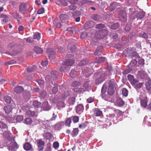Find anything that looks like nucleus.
<instances>
[{"label": "nucleus", "mask_w": 151, "mask_h": 151, "mask_svg": "<svg viewBox=\"0 0 151 151\" xmlns=\"http://www.w3.org/2000/svg\"><path fill=\"white\" fill-rule=\"evenodd\" d=\"M107 73H108L107 75H110V71L109 70L106 71L105 73H99L98 74L97 73H95L94 75L96 77L97 76H98V78L96 81V84H99L102 82L104 81L106 78Z\"/></svg>", "instance_id": "f257e3e1"}, {"label": "nucleus", "mask_w": 151, "mask_h": 151, "mask_svg": "<svg viewBox=\"0 0 151 151\" xmlns=\"http://www.w3.org/2000/svg\"><path fill=\"white\" fill-rule=\"evenodd\" d=\"M30 6L26 3H22L20 4L19 6V10L22 14L27 13L30 7Z\"/></svg>", "instance_id": "f03ea898"}, {"label": "nucleus", "mask_w": 151, "mask_h": 151, "mask_svg": "<svg viewBox=\"0 0 151 151\" xmlns=\"http://www.w3.org/2000/svg\"><path fill=\"white\" fill-rule=\"evenodd\" d=\"M68 58H71L66 59V60L63 61V63L65 64L67 66H70L73 65L74 63V61L73 60V56L71 55H68L67 56Z\"/></svg>", "instance_id": "7ed1b4c3"}, {"label": "nucleus", "mask_w": 151, "mask_h": 151, "mask_svg": "<svg viewBox=\"0 0 151 151\" xmlns=\"http://www.w3.org/2000/svg\"><path fill=\"white\" fill-rule=\"evenodd\" d=\"M27 116H29L36 117L37 116V112L35 111V109L30 108L28 109L26 112Z\"/></svg>", "instance_id": "20e7f679"}, {"label": "nucleus", "mask_w": 151, "mask_h": 151, "mask_svg": "<svg viewBox=\"0 0 151 151\" xmlns=\"http://www.w3.org/2000/svg\"><path fill=\"white\" fill-rule=\"evenodd\" d=\"M108 33V31L106 29H103L98 31L96 32L98 35V37L100 38H103Z\"/></svg>", "instance_id": "39448f33"}, {"label": "nucleus", "mask_w": 151, "mask_h": 151, "mask_svg": "<svg viewBox=\"0 0 151 151\" xmlns=\"http://www.w3.org/2000/svg\"><path fill=\"white\" fill-rule=\"evenodd\" d=\"M37 150L39 151H42L44 150L45 143L41 139H40L37 141Z\"/></svg>", "instance_id": "423d86ee"}, {"label": "nucleus", "mask_w": 151, "mask_h": 151, "mask_svg": "<svg viewBox=\"0 0 151 151\" xmlns=\"http://www.w3.org/2000/svg\"><path fill=\"white\" fill-rule=\"evenodd\" d=\"M95 23L92 21H88L86 22L83 26L84 28L85 29H91L94 26Z\"/></svg>", "instance_id": "0eeeda50"}, {"label": "nucleus", "mask_w": 151, "mask_h": 151, "mask_svg": "<svg viewBox=\"0 0 151 151\" xmlns=\"http://www.w3.org/2000/svg\"><path fill=\"white\" fill-rule=\"evenodd\" d=\"M63 91L61 95V97L63 99H66L70 95V91L64 88H62Z\"/></svg>", "instance_id": "6e6552de"}, {"label": "nucleus", "mask_w": 151, "mask_h": 151, "mask_svg": "<svg viewBox=\"0 0 151 151\" xmlns=\"http://www.w3.org/2000/svg\"><path fill=\"white\" fill-rule=\"evenodd\" d=\"M18 147V145L15 142H13L10 143V144L8 146V149L10 150L17 149Z\"/></svg>", "instance_id": "1a4fd4ad"}, {"label": "nucleus", "mask_w": 151, "mask_h": 151, "mask_svg": "<svg viewBox=\"0 0 151 151\" xmlns=\"http://www.w3.org/2000/svg\"><path fill=\"white\" fill-rule=\"evenodd\" d=\"M60 19L62 23H66L68 22V17L66 14H61L60 16Z\"/></svg>", "instance_id": "9d476101"}, {"label": "nucleus", "mask_w": 151, "mask_h": 151, "mask_svg": "<svg viewBox=\"0 0 151 151\" xmlns=\"http://www.w3.org/2000/svg\"><path fill=\"white\" fill-rule=\"evenodd\" d=\"M76 112L77 113L80 114L82 113L84 110V107L83 104H80L76 106Z\"/></svg>", "instance_id": "9b49d317"}, {"label": "nucleus", "mask_w": 151, "mask_h": 151, "mask_svg": "<svg viewBox=\"0 0 151 151\" xmlns=\"http://www.w3.org/2000/svg\"><path fill=\"white\" fill-rule=\"evenodd\" d=\"M76 46L73 44L70 43L68 45V51L69 53H72L74 51Z\"/></svg>", "instance_id": "f8f14e48"}, {"label": "nucleus", "mask_w": 151, "mask_h": 151, "mask_svg": "<svg viewBox=\"0 0 151 151\" xmlns=\"http://www.w3.org/2000/svg\"><path fill=\"white\" fill-rule=\"evenodd\" d=\"M69 69V67L62 63L59 68V70L61 72H68Z\"/></svg>", "instance_id": "ddd939ff"}, {"label": "nucleus", "mask_w": 151, "mask_h": 151, "mask_svg": "<svg viewBox=\"0 0 151 151\" xmlns=\"http://www.w3.org/2000/svg\"><path fill=\"white\" fill-rule=\"evenodd\" d=\"M41 106L45 111H48L51 109V107L49 105L48 102L47 101H45L43 103Z\"/></svg>", "instance_id": "4468645a"}, {"label": "nucleus", "mask_w": 151, "mask_h": 151, "mask_svg": "<svg viewBox=\"0 0 151 151\" xmlns=\"http://www.w3.org/2000/svg\"><path fill=\"white\" fill-rule=\"evenodd\" d=\"M93 114L96 116H100L102 114V111L98 108H95L93 110Z\"/></svg>", "instance_id": "2eb2a0df"}, {"label": "nucleus", "mask_w": 151, "mask_h": 151, "mask_svg": "<svg viewBox=\"0 0 151 151\" xmlns=\"http://www.w3.org/2000/svg\"><path fill=\"white\" fill-rule=\"evenodd\" d=\"M24 90V88L23 87L19 86H17L14 89V91L17 93H21Z\"/></svg>", "instance_id": "dca6fc26"}, {"label": "nucleus", "mask_w": 151, "mask_h": 151, "mask_svg": "<svg viewBox=\"0 0 151 151\" xmlns=\"http://www.w3.org/2000/svg\"><path fill=\"white\" fill-rule=\"evenodd\" d=\"M32 145L29 142L26 143L24 145V148L26 150L28 151L32 149Z\"/></svg>", "instance_id": "f3484780"}, {"label": "nucleus", "mask_w": 151, "mask_h": 151, "mask_svg": "<svg viewBox=\"0 0 151 151\" xmlns=\"http://www.w3.org/2000/svg\"><path fill=\"white\" fill-rule=\"evenodd\" d=\"M12 108L10 105H7L4 107V109L6 113L8 114L12 111Z\"/></svg>", "instance_id": "a211bd4d"}, {"label": "nucleus", "mask_w": 151, "mask_h": 151, "mask_svg": "<svg viewBox=\"0 0 151 151\" xmlns=\"http://www.w3.org/2000/svg\"><path fill=\"white\" fill-rule=\"evenodd\" d=\"M88 60L86 58L81 60L78 63V64L79 66H84L88 64Z\"/></svg>", "instance_id": "6ab92c4d"}, {"label": "nucleus", "mask_w": 151, "mask_h": 151, "mask_svg": "<svg viewBox=\"0 0 151 151\" xmlns=\"http://www.w3.org/2000/svg\"><path fill=\"white\" fill-rule=\"evenodd\" d=\"M37 67L35 65H33L32 66H29L27 69V71L28 72L30 73L36 70Z\"/></svg>", "instance_id": "aec40b11"}, {"label": "nucleus", "mask_w": 151, "mask_h": 151, "mask_svg": "<svg viewBox=\"0 0 151 151\" xmlns=\"http://www.w3.org/2000/svg\"><path fill=\"white\" fill-rule=\"evenodd\" d=\"M16 47V44L14 42H12L9 44L8 45V49L11 51L12 50H13Z\"/></svg>", "instance_id": "412c9836"}, {"label": "nucleus", "mask_w": 151, "mask_h": 151, "mask_svg": "<svg viewBox=\"0 0 151 151\" xmlns=\"http://www.w3.org/2000/svg\"><path fill=\"white\" fill-rule=\"evenodd\" d=\"M117 3L115 2H113L111 3L110 5V11H113L116 8Z\"/></svg>", "instance_id": "4be33fe9"}, {"label": "nucleus", "mask_w": 151, "mask_h": 151, "mask_svg": "<svg viewBox=\"0 0 151 151\" xmlns=\"http://www.w3.org/2000/svg\"><path fill=\"white\" fill-rule=\"evenodd\" d=\"M74 92L77 93H79L82 92L84 91V89L82 88H76L73 89Z\"/></svg>", "instance_id": "5701e85b"}, {"label": "nucleus", "mask_w": 151, "mask_h": 151, "mask_svg": "<svg viewBox=\"0 0 151 151\" xmlns=\"http://www.w3.org/2000/svg\"><path fill=\"white\" fill-rule=\"evenodd\" d=\"M91 18L92 19L96 21H99L101 18L100 16L97 14H93L91 17Z\"/></svg>", "instance_id": "b1692460"}, {"label": "nucleus", "mask_w": 151, "mask_h": 151, "mask_svg": "<svg viewBox=\"0 0 151 151\" xmlns=\"http://www.w3.org/2000/svg\"><path fill=\"white\" fill-rule=\"evenodd\" d=\"M33 105L34 107L36 108H38L41 106V103L37 101H35L33 102Z\"/></svg>", "instance_id": "393cba45"}, {"label": "nucleus", "mask_w": 151, "mask_h": 151, "mask_svg": "<svg viewBox=\"0 0 151 151\" xmlns=\"http://www.w3.org/2000/svg\"><path fill=\"white\" fill-rule=\"evenodd\" d=\"M107 83L108 84V87L115 88V82L114 80H109L107 81Z\"/></svg>", "instance_id": "a878e982"}, {"label": "nucleus", "mask_w": 151, "mask_h": 151, "mask_svg": "<svg viewBox=\"0 0 151 151\" xmlns=\"http://www.w3.org/2000/svg\"><path fill=\"white\" fill-rule=\"evenodd\" d=\"M139 37L144 38L145 39H147L148 37V35L146 33L141 32L139 33Z\"/></svg>", "instance_id": "bb28decb"}, {"label": "nucleus", "mask_w": 151, "mask_h": 151, "mask_svg": "<svg viewBox=\"0 0 151 151\" xmlns=\"http://www.w3.org/2000/svg\"><path fill=\"white\" fill-rule=\"evenodd\" d=\"M145 13L143 12H142L137 13L136 17L138 19H141L144 18L145 16Z\"/></svg>", "instance_id": "cd10ccee"}, {"label": "nucleus", "mask_w": 151, "mask_h": 151, "mask_svg": "<svg viewBox=\"0 0 151 151\" xmlns=\"http://www.w3.org/2000/svg\"><path fill=\"white\" fill-rule=\"evenodd\" d=\"M34 51L37 54L42 53L43 52L42 49L37 47H34Z\"/></svg>", "instance_id": "c85d7f7f"}, {"label": "nucleus", "mask_w": 151, "mask_h": 151, "mask_svg": "<svg viewBox=\"0 0 151 151\" xmlns=\"http://www.w3.org/2000/svg\"><path fill=\"white\" fill-rule=\"evenodd\" d=\"M119 19L122 22H126L127 21V14L125 12L123 13L122 15L120 17Z\"/></svg>", "instance_id": "c756f323"}, {"label": "nucleus", "mask_w": 151, "mask_h": 151, "mask_svg": "<svg viewBox=\"0 0 151 151\" xmlns=\"http://www.w3.org/2000/svg\"><path fill=\"white\" fill-rule=\"evenodd\" d=\"M124 102L121 98L118 99L117 100L116 104L118 106H122L124 105Z\"/></svg>", "instance_id": "7c9ffc66"}, {"label": "nucleus", "mask_w": 151, "mask_h": 151, "mask_svg": "<svg viewBox=\"0 0 151 151\" xmlns=\"http://www.w3.org/2000/svg\"><path fill=\"white\" fill-rule=\"evenodd\" d=\"M76 101V98L74 97H69L68 99V102L70 105H73Z\"/></svg>", "instance_id": "2f4dec72"}, {"label": "nucleus", "mask_w": 151, "mask_h": 151, "mask_svg": "<svg viewBox=\"0 0 151 151\" xmlns=\"http://www.w3.org/2000/svg\"><path fill=\"white\" fill-rule=\"evenodd\" d=\"M147 101L146 99H141L140 101L141 106L145 108L147 105Z\"/></svg>", "instance_id": "473e14b6"}, {"label": "nucleus", "mask_w": 151, "mask_h": 151, "mask_svg": "<svg viewBox=\"0 0 151 151\" xmlns=\"http://www.w3.org/2000/svg\"><path fill=\"white\" fill-rule=\"evenodd\" d=\"M52 150L51 144L50 143H48L47 144L44 150L42 151H52Z\"/></svg>", "instance_id": "72a5a7b5"}, {"label": "nucleus", "mask_w": 151, "mask_h": 151, "mask_svg": "<svg viewBox=\"0 0 151 151\" xmlns=\"http://www.w3.org/2000/svg\"><path fill=\"white\" fill-rule=\"evenodd\" d=\"M50 74L52 77L56 79L58 76V73L57 71L54 70L50 72Z\"/></svg>", "instance_id": "f704fd0d"}, {"label": "nucleus", "mask_w": 151, "mask_h": 151, "mask_svg": "<svg viewBox=\"0 0 151 151\" xmlns=\"http://www.w3.org/2000/svg\"><path fill=\"white\" fill-rule=\"evenodd\" d=\"M146 87L148 92L150 93H151V81L146 84Z\"/></svg>", "instance_id": "c9c22d12"}, {"label": "nucleus", "mask_w": 151, "mask_h": 151, "mask_svg": "<svg viewBox=\"0 0 151 151\" xmlns=\"http://www.w3.org/2000/svg\"><path fill=\"white\" fill-rule=\"evenodd\" d=\"M114 88L113 87H108L107 92L110 95H112L114 92Z\"/></svg>", "instance_id": "e433bc0d"}, {"label": "nucleus", "mask_w": 151, "mask_h": 151, "mask_svg": "<svg viewBox=\"0 0 151 151\" xmlns=\"http://www.w3.org/2000/svg\"><path fill=\"white\" fill-rule=\"evenodd\" d=\"M79 132V130L77 128L73 129L72 132V136L73 137H76L78 134Z\"/></svg>", "instance_id": "4c0bfd02"}, {"label": "nucleus", "mask_w": 151, "mask_h": 151, "mask_svg": "<svg viewBox=\"0 0 151 151\" xmlns=\"http://www.w3.org/2000/svg\"><path fill=\"white\" fill-rule=\"evenodd\" d=\"M72 122V119L71 117L68 118L65 121V124L66 126L70 127V123Z\"/></svg>", "instance_id": "58836bf2"}, {"label": "nucleus", "mask_w": 151, "mask_h": 151, "mask_svg": "<svg viewBox=\"0 0 151 151\" xmlns=\"http://www.w3.org/2000/svg\"><path fill=\"white\" fill-rule=\"evenodd\" d=\"M23 95L25 98H29L30 96V92L26 91L23 93Z\"/></svg>", "instance_id": "ea45409f"}, {"label": "nucleus", "mask_w": 151, "mask_h": 151, "mask_svg": "<svg viewBox=\"0 0 151 151\" xmlns=\"http://www.w3.org/2000/svg\"><path fill=\"white\" fill-rule=\"evenodd\" d=\"M24 123L30 125L32 122L31 119L30 118H27L24 120Z\"/></svg>", "instance_id": "a19ab883"}, {"label": "nucleus", "mask_w": 151, "mask_h": 151, "mask_svg": "<svg viewBox=\"0 0 151 151\" xmlns=\"http://www.w3.org/2000/svg\"><path fill=\"white\" fill-rule=\"evenodd\" d=\"M4 99L6 102L7 104H9L11 101V98L8 96H5L4 97Z\"/></svg>", "instance_id": "79ce46f5"}, {"label": "nucleus", "mask_w": 151, "mask_h": 151, "mask_svg": "<svg viewBox=\"0 0 151 151\" xmlns=\"http://www.w3.org/2000/svg\"><path fill=\"white\" fill-rule=\"evenodd\" d=\"M33 38L35 39H37V40H39L40 38V34L38 32L35 33L33 36Z\"/></svg>", "instance_id": "37998d69"}, {"label": "nucleus", "mask_w": 151, "mask_h": 151, "mask_svg": "<svg viewBox=\"0 0 151 151\" xmlns=\"http://www.w3.org/2000/svg\"><path fill=\"white\" fill-rule=\"evenodd\" d=\"M67 30L70 33L73 34L75 31V28L74 27H69L67 28Z\"/></svg>", "instance_id": "c03bdc74"}, {"label": "nucleus", "mask_w": 151, "mask_h": 151, "mask_svg": "<svg viewBox=\"0 0 151 151\" xmlns=\"http://www.w3.org/2000/svg\"><path fill=\"white\" fill-rule=\"evenodd\" d=\"M76 72L74 69H72L71 72L70 73V76L72 78L76 77Z\"/></svg>", "instance_id": "a18cd8bd"}, {"label": "nucleus", "mask_w": 151, "mask_h": 151, "mask_svg": "<svg viewBox=\"0 0 151 151\" xmlns=\"http://www.w3.org/2000/svg\"><path fill=\"white\" fill-rule=\"evenodd\" d=\"M122 40L123 42V44H127L129 41L128 38L126 36L123 37L122 38Z\"/></svg>", "instance_id": "49530a36"}, {"label": "nucleus", "mask_w": 151, "mask_h": 151, "mask_svg": "<svg viewBox=\"0 0 151 151\" xmlns=\"http://www.w3.org/2000/svg\"><path fill=\"white\" fill-rule=\"evenodd\" d=\"M132 58L134 57L136 58H140L139 54L136 52H133L131 54Z\"/></svg>", "instance_id": "de8ad7c7"}, {"label": "nucleus", "mask_w": 151, "mask_h": 151, "mask_svg": "<svg viewBox=\"0 0 151 151\" xmlns=\"http://www.w3.org/2000/svg\"><path fill=\"white\" fill-rule=\"evenodd\" d=\"M122 93L124 96L126 97L128 95V91L125 88H123L122 89Z\"/></svg>", "instance_id": "09e8293b"}, {"label": "nucleus", "mask_w": 151, "mask_h": 151, "mask_svg": "<svg viewBox=\"0 0 151 151\" xmlns=\"http://www.w3.org/2000/svg\"><path fill=\"white\" fill-rule=\"evenodd\" d=\"M58 84H57L53 88L52 90L53 93L55 94L58 92Z\"/></svg>", "instance_id": "8fccbe9b"}, {"label": "nucleus", "mask_w": 151, "mask_h": 151, "mask_svg": "<svg viewBox=\"0 0 151 151\" xmlns=\"http://www.w3.org/2000/svg\"><path fill=\"white\" fill-rule=\"evenodd\" d=\"M105 60V58L104 57H99L97 60V62L99 63H102Z\"/></svg>", "instance_id": "3c124183"}, {"label": "nucleus", "mask_w": 151, "mask_h": 151, "mask_svg": "<svg viewBox=\"0 0 151 151\" xmlns=\"http://www.w3.org/2000/svg\"><path fill=\"white\" fill-rule=\"evenodd\" d=\"M47 53L48 54L50 55V54L55 53V52L54 51L52 48H48L46 50Z\"/></svg>", "instance_id": "603ef678"}, {"label": "nucleus", "mask_w": 151, "mask_h": 151, "mask_svg": "<svg viewBox=\"0 0 151 151\" xmlns=\"http://www.w3.org/2000/svg\"><path fill=\"white\" fill-rule=\"evenodd\" d=\"M114 114L117 115H120L122 114V111L119 109H115L114 110Z\"/></svg>", "instance_id": "864d4df0"}, {"label": "nucleus", "mask_w": 151, "mask_h": 151, "mask_svg": "<svg viewBox=\"0 0 151 151\" xmlns=\"http://www.w3.org/2000/svg\"><path fill=\"white\" fill-rule=\"evenodd\" d=\"M105 27V25L102 24H97L96 26V28L97 29H101L104 28Z\"/></svg>", "instance_id": "5fc2aeb1"}, {"label": "nucleus", "mask_w": 151, "mask_h": 151, "mask_svg": "<svg viewBox=\"0 0 151 151\" xmlns=\"http://www.w3.org/2000/svg\"><path fill=\"white\" fill-rule=\"evenodd\" d=\"M45 134L47 139H50L52 137V134L49 132H46L45 133Z\"/></svg>", "instance_id": "6e6d98bb"}, {"label": "nucleus", "mask_w": 151, "mask_h": 151, "mask_svg": "<svg viewBox=\"0 0 151 151\" xmlns=\"http://www.w3.org/2000/svg\"><path fill=\"white\" fill-rule=\"evenodd\" d=\"M38 84L41 86L43 87L44 85V81L41 80H38L37 81Z\"/></svg>", "instance_id": "4d7b16f0"}, {"label": "nucleus", "mask_w": 151, "mask_h": 151, "mask_svg": "<svg viewBox=\"0 0 151 151\" xmlns=\"http://www.w3.org/2000/svg\"><path fill=\"white\" fill-rule=\"evenodd\" d=\"M80 84V83L79 82L74 81L72 83V86L73 87H76L78 86Z\"/></svg>", "instance_id": "13d9d810"}, {"label": "nucleus", "mask_w": 151, "mask_h": 151, "mask_svg": "<svg viewBox=\"0 0 151 151\" xmlns=\"http://www.w3.org/2000/svg\"><path fill=\"white\" fill-rule=\"evenodd\" d=\"M119 26V24L118 23H116L112 25L111 29H116Z\"/></svg>", "instance_id": "bf43d9fd"}, {"label": "nucleus", "mask_w": 151, "mask_h": 151, "mask_svg": "<svg viewBox=\"0 0 151 151\" xmlns=\"http://www.w3.org/2000/svg\"><path fill=\"white\" fill-rule=\"evenodd\" d=\"M7 128V127L6 124L0 121V128Z\"/></svg>", "instance_id": "052dcab7"}, {"label": "nucleus", "mask_w": 151, "mask_h": 151, "mask_svg": "<svg viewBox=\"0 0 151 151\" xmlns=\"http://www.w3.org/2000/svg\"><path fill=\"white\" fill-rule=\"evenodd\" d=\"M87 35V34L86 32H82L80 36V38L81 39H83L86 37Z\"/></svg>", "instance_id": "680f3d73"}, {"label": "nucleus", "mask_w": 151, "mask_h": 151, "mask_svg": "<svg viewBox=\"0 0 151 151\" xmlns=\"http://www.w3.org/2000/svg\"><path fill=\"white\" fill-rule=\"evenodd\" d=\"M23 118L22 116H17L16 118V120L17 122H20L22 121Z\"/></svg>", "instance_id": "e2e57ef3"}, {"label": "nucleus", "mask_w": 151, "mask_h": 151, "mask_svg": "<svg viewBox=\"0 0 151 151\" xmlns=\"http://www.w3.org/2000/svg\"><path fill=\"white\" fill-rule=\"evenodd\" d=\"M59 146V143L57 142H54L53 143V147L55 149H58Z\"/></svg>", "instance_id": "0e129e2a"}, {"label": "nucleus", "mask_w": 151, "mask_h": 151, "mask_svg": "<svg viewBox=\"0 0 151 151\" xmlns=\"http://www.w3.org/2000/svg\"><path fill=\"white\" fill-rule=\"evenodd\" d=\"M106 85H104L102 88L101 92L102 93L104 94L106 92Z\"/></svg>", "instance_id": "69168bd1"}, {"label": "nucleus", "mask_w": 151, "mask_h": 151, "mask_svg": "<svg viewBox=\"0 0 151 151\" xmlns=\"http://www.w3.org/2000/svg\"><path fill=\"white\" fill-rule=\"evenodd\" d=\"M138 81L135 79L134 78L130 81L131 84L132 85H135L138 82Z\"/></svg>", "instance_id": "338daca9"}, {"label": "nucleus", "mask_w": 151, "mask_h": 151, "mask_svg": "<svg viewBox=\"0 0 151 151\" xmlns=\"http://www.w3.org/2000/svg\"><path fill=\"white\" fill-rule=\"evenodd\" d=\"M55 53H52V54H50L49 55V58L50 60H54L55 58Z\"/></svg>", "instance_id": "774afa93"}]
</instances>
